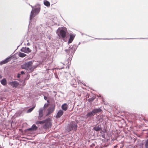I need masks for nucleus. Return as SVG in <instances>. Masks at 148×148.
Instances as JSON below:
<instances>
[{
	"label": "nucleus",
	"mask_w": 148,
	"mask_h": 148,
	"mask_svg": "<svg viewBox=\"0 0 148 148\" xmlns=\"http://www.w3.org/2000/svg\"><path fill=\"white\" fill-rule=\"evenodd\" d=\"M35 8L34 9H32L31 12V14L29 18V22L32 20V18L35 16L37 14L40 12V5L39 4H36L34 6Z\"/></svg>",
	"instance_id": "1"
},
{
	"label": "nucleus",
	"mask_w": 148,
	"mask_h": 148,
	"mask_svg": "<svg viewBox=\"0 0 148 148\" xmlns=\"http://www.w3.org/2000/svg\"><path fill=\"white\" fill-rule=\"evenodd\" d=\"M45 124L43 125V128L45 129H47L51 127L52 125L51 119L50 118H48L45 119Z\"/></svg>",
	"instance_id": "2"
},
{
	"label": "nucleus",
	"mask_w": 148,
	"mask_h": 148,
	"mask_svg": "<svg viewBox=\"0 0 148 148\" xmlns=\"http://www.w3.org/2000/svg\"><path fill=\"white\" fill-rule=\"evenodd\" d=\"M76 49V45H73L71 47H69L68 49H66L65 51L68 55L71 57L72 56Z\"/></svg>",
	"instance_id": "3"
},
{
	"label": "nucleus",
	"mask_w": 148,
	"mask_h": 148,
	"mask_svg": "<svg viewBox=\"0 0 148 148\" xmlns=\"http://www.w3.org/2000/svg\"><path fill=\"white\" fill-rule=\"evenodd\" d=\"M32 63V61H29L23 64L22 66V67L23 69L30 71L31 72L33 71V69L31 67Z\"/></svg>",
	"instance_id": "4"
},
{
	"label": "nucleus",
	"mask_w": 148,
	"mask_h": 148,
	"mask_svg": "<svg viewBox=\"0 0 148 148\" xmlns=\"http://www.w3.org/2000/svg\"><path fill=\"white\" fill-rule=\"evenodd\" d=\"M77 123L74 121H72L68 126V129L69 131L74 130L76 131L77 130Z\"/></svg>",
	"instance_id": "5"
},
{
	"label": "nucleus",
	"mask_w": 148,
	"mask_h": 148,
	"mask_svg": "<svg viewBox=\"0 0 148 148\" xmlns=\"http://www.w3.org/2000/svg\"><path fill=\"white\" fill-rule=\"evenodd\" d=\"M101 111V109L100 108L94 109L92 111L89 112L86 115L87 117H90L93 116Z\"/></svg>",
	"instance_id": "6"
},
{
	"label": "nucleus",
	"mask_w": 148,
	"mask_h": 148,
	"mask_svg": "<svg viewBox=\"0 0 148 148\" xmlns=\"http://www.w3.org/2000/svg\"><path fill=\"white\" fill-rule=\"evenodd\" d=\"M66 29H62L60 30L59 36H60L62 38H64L66 37Z\"/></svg>",
	"instance_id": "7"
},
{
	"label": "nucleus",
	"mask_w": 148,
	"mask_h": 148,
	"mask_svg": "<svg viewBox=\"0 0 148 148\" xmlns=\"http://www.w3.org/2000/svg\"><path fill=\"white\" fill-rule=\"evenodd\" d=\"M8 84L11 85L13 88H16L19 84V83L16 81H14L10 82L8 83Z\"/></svg>",
	"instance_id": "8"
},
{
	"label": "nucleus",
	"mask_w": 148,
	"mask_h": 148,
	"mask_svg": "<svg viewBox=\"0 0 148 148\" xmlns=\"http://www.w3.org/2000/svg\"><path fill=\"white\" fill-rule=\"evenodd\" d=\"M21 51L26 53H30L31 51V50L29 49V47H23L21 49Z\"/></svg>",
	"instance_id": "9"
},
{
	"label": "nucleus",
	"mask_w": 148,
	"mask_h": 148,
	"mask_svg": "<svg viewBox=\"0 0 148 148\" xmlns=\"http://www.w3.org/2000/svg\"><path fill=\"white\" fill-rule=\"evenodd\" d=\"M55 107L54 105H52L51 107H49L48 109L47 114H49L52 113L54 110Z\"/></svg>",
	"instance_id": "10"
},
{
	"label": "nucleus",
	"mask_w": 148,
	"mask_h": 148,
	"mask_svg": "<svg viewBox=\"0 0 148 148\" xmlns=\"http://www.w3.org/2000/svg\"><path fill=\"white\" fill-rule=\"evenodd\" d=\"M11 57L9 56L7 58L3 60L2 61L0 62V64L1 65H2L4 64H6L9 62L10 60V58Z\"/></svg>",
	"instance_id": "11"
},
{
	"label": "nucleus",
	"mask_w": 148,
	"mask_h": 148,
	"mask_svg": "<svg viewBox=\"0 0 148 148\" xmlns=\"http://www.w3.org/2000/svg\"><path fill=\"white\" fill-rule=\"evenodd\" d=\"M63 113V110H59L56 114V117L57 118H60L62 115Z\"/></svg>",
	"instance_id": "12"
},
{
	"label": "nucleus",
	"mask_w": 148,
	"mask_h": 148,
	"mask_svg": "<svg viewBox=\"0 0 148 148\" xmlns=\"http://www.w3.org/2000/svg\"><path fill=\"white\" fill-rule=\"evenodd\" d=\"M75 36V34H71L70 35V38L69 39L68 41V44L70 43H71L73 39L74 38Z\"/></svg>",
	"instance_id": "13"
},
{
	"label": "nucleus",
	"mask_w": 148,
	"mask_h": 148,
	"mask_svg": "<svg viewBox=\"0 0 148 148\" xmlns=\"http://www.w3.org/2000/svg\"><path fill=\"white\" fill-rule=\"evenodd\" d=\"M38 128V127L35 124H33L32 127L27 130L28 131H34L36 130Z\"/></svg>",
	"instance_id": "14"
},
{
	"label": "nucleus",
	"mask_w": 148,
	"mask_h": 148,
	"mask_svg": "<svg viewBox=\"0 0 148 148\" xmlns=\"http://www.w3.org/2000/svg\"><path fill=\"white\" fill-rule=\"evenodd\" d=\"M62 109L64 111H66L68 108V105L67 103L63 104L61 106Z\"/></svg>",
	"instance_id": "15"
},
{
	"label": "nucleus",
	"mask_w": 148,
	"mask_h": 148,
	"mask_svg": "<svg viewBox=\"0 0 148 148\" xmlns=\"http://www.w3.org/2000/svg\"><path fill=\"white\" fill-rule=\"evenodd\" d=\"M1 84L3 86H5L7 84V82L5 78H3L1 81Z\"/></svg>",
	"instance_id": "16"
},
{
	"label": "nucleus",
	"mask_w": 148,
	"mask_h": 148,
	"mask_svg": "<svg viewBox=\"0 0 148 148\" xmlns=\"http://www.w3.org/2000/svg\"><path fill=\"white\" fill-rule=\"evenodd\" d=\"M101 128V125H98L97 126H96L94 128V130L96 131H99L100 130Z\"/></svg>",
	"instance_id": "17"
},
{
	"label": "nucleus",
	"mask_w": 148,
	"mask_h": 148,
	"mask_svg": "<svg viewBox=\"0 0 148 148\" xmlns=\"http://www.w3.org/2000/svg\"><path fill=\"white\" fill-rule=\"evenodd\" d=\"M44 4L47 7H49L50 5V3L49 2L46 0H44Z\"/></svg>",
	"instance_id": "18"
},
{
	"label": "nucleus",
	"mask_w": 148,
	"mask_h": 148,
	"mask_svg": "<svg viewBox=\"0 0 148 148\" xmlns=\"http://www.w3.org/2000/svg\"><path fill=\"white\" fill-rule=\"evenodd\" d=\"M26 54L21 52H19L18 54V56L19 57L21 58H23L26 56Z\"/></svg>",
	"instance_id": "19"
},
{
	"label": "nucleus",
	"mask_w": 148,
	"mask_h": 148,
	"mask_svg": "<svg viewBox=\"0 0 148 148\" xmlns=\"http://www.w3.org/2000/svg\"><path fill=\"white\" fill-rule=\"evenodd\" d=\"M45 121L46 120H44L43 121H37L36 122V124H42L44 123V122H45Z\"/></svg>",
	"instance_id": "20"
},
{
	"label": "nucleus",
	"mask_w": 148,
	"mask_h": 148,
	"mask_svg": "<svg viewBox=\"0 0 148 148\" xmlns=\"http://www.w3.org/2000/svg\"><path fill=\"white\" fill-rule=\"evenodd\" d=\"M34 107H32L30 108H29L27 111V113H30V112H31L34 109Z\"/></svg>",
	"instance_id": "21"
},
{
	"label": "nucleus",
	"mask_w": 148,
	"mask_h": 148,
	"mask_svg": "<svg viewBox=\"0 0 148 148\" xmlns=\"http://www.w3.org/2000/svg\"><path fill=\"white\" fill-rule=\"evenodd\" d=\"M94 98H93V97H92V98H90L89 99H88V101L89 102H92V101H93V100H94Z\"/></svg>",
	"instance_id": "22"
},
{
	"label": "nucleus",
	"mask_w": 148,
	"mask_h": 148,
	"mask_svg": "<svg viewBox=\"0 0 148 148\" xmlns=\"http://www.w3.org/2000/svg\"><path fill=\"white\" fill-rule=\"evenodd\" d=\"M145 146V148H148V140L146 141Z\"/></svg>",
	"instance_id": "23"
},
{
	"label": "nucleus",
	"mask_w": 148,
	"mask_h": 148,
	"mask_svg": "<svg viewBox=\"0 0 148 148\" xmlns=\"http://www.w3.org/2000/svg\"><path fill=\"white\" fill-rule=\"evenodd\" d=\"M43 109L42 108H40L39 110V113H43Z\"/></svg>",
	"instance_id": "24"
},
{
	"label": "nucleus",
	"mask_w": 148,
	"mask_h": 148,
	"mask_svg": "<svg viewBox=\"0 0 148 148\" xmlns=\"http://www.w3.org/2000/svg\"><path fill=\"white\" fill-rule=\"evenodd\" d=\"M43 116V113H39L38 118L40 119V118L42 117Z\"/></svg>",
	"instance_id": "25"
},
{
	"label": "nucleus",
	"mask_w": 148,
	"mask_h": 148,
	"mask_svg": "<svg viewBox=\"0 0 148 148\" xmlns=\"http://www.w3.org/2000/svg\"><path fill=\"white\" fill-rule=\"evenodd\" d=\"M44 99L45 100H47V101L48 103L49 102V100H47V97L45 96H44Z\"/></svg>",
	"instance_id": "26"
},
{
	"label": "nucleus",
	"mask_w": 148,
	"mask_h": 148,
	"mask_svg": "<svg viewBox=\"0 0 148 148\" xmlns=\"http://www.w3.org/2000/svg\"><path fill=\"white\" fill-rule=\"evenodd\" d=\"M102 137L105 138H106L107 140H108V139L107 138L105 137V135H102Z\"/></svg>",
	"instance_id": "27"
},
{
	"label": "nucleus",
	"mask_w": 148,
	"mask_h": 148,
	"mask_svg": "<svg viewBox=\"0 0 148 148\" xmlns=\"http://www.w3.org/2000/svg\"><path fill=\"white\" fill-rule=\"evenodd\" d=\"M21 75V74H19V73H18L17 75V77L18 78H19L20 77V76Z\"/></svg>",
	"instance_id": "28"
},
{
	"label": "nucleus",
	"mask_w": 148,
	"mask_h": 148,
	"mask_svg": "<svg viewBox=\"0 0 148 148\" xmlns=\"http://www.w3.org/2000/svg\"><path fill=\"white\" fill-rule=\"evenodd\" d=\"M48 105V103H45L44 104V107H46L47 105Z\"/></svg>",
	"instance_id": "29"
},
{
	"label": "nucleus",
	"mask_w": 148,
	"mask_h": 148,
	"mask_svg": "<svg viewBox=\"0 0 148 148\" xmlns=\"http://www.w3.org/2000/svg\"><path fill=\"white\" fill-rule=\"evenodd\" d=\"M21 74H24V72L23 71H21Z\"/></svg>",
	"instance_id": "30"
},
{
	"label": "nucleus",
	"mask_w": 148,
	"mask_h": 148,
	"mask_svg": "<svg viewBox=\"0 0 148 148\" xmlns=\"http://www.w3.org/2000/svg\"><path fill=\"white\" fill-rule=\"evenodd\" d=\"M26 84L25 83V82H24L23 83V86H24Z\"/></svg>",
	"instance_id": "31"
},
{
	"label": "nucleus",
	"mask_w": 148,
	"mask_h": 148,
	"mask_svg": "<svg viewBox=\"0 0 148 148\" xmlns=\"http://www.w3.org/2000/svg\"><path fill=\"white\" fill-rule=\"evenodd\" d=\"M30 5V6H31V7L32 8V9H34V6H32V5Z\"/></svg>",
	"instance_id": "32"
},
{
	"label": "nucleus",
	"mask_w": 148,
	"mask_h": 148,
	"mask_svg": "<svg viewBox=\"0 0 148 148\" xmlns=\"http://www.w3.org/2000/svg\"><path fill=\"white\" fill-rule=\"evenodd\" d=\"M2 77V75L0 74V78H1Z\"/></svg>",
	"instance_id": "33"
},
{
	"label": "nucleus",
	"mask_w": 148,
	"mask_h": 148,
	"mask_svg": "<svg viewBox=\"0 0 148 148\" xmlns=\"http://www.w3.org/2000/svg\"><path fill=\"white\" fill-rule=\"evenodd\" d=\"M27 45H29V42H28L27 43Z\"/></svg>",
	"instance_id": "34"
},
{
	"label": "nucleus",
	"mask_w": 148,
	"mask_h": 148,
	"mask_svg": "<svg viewBox=\"0 0 148 148\" xmlns=\"http://www.w3.org/2000/svg\"><path fill=\"white\" fill-rule=\"evenodd\" d=\"M95 39H97V38H95ZM101 39V38H100V39Z\"/></svg>",
	"instance_id": "35"
}]
</instances>
